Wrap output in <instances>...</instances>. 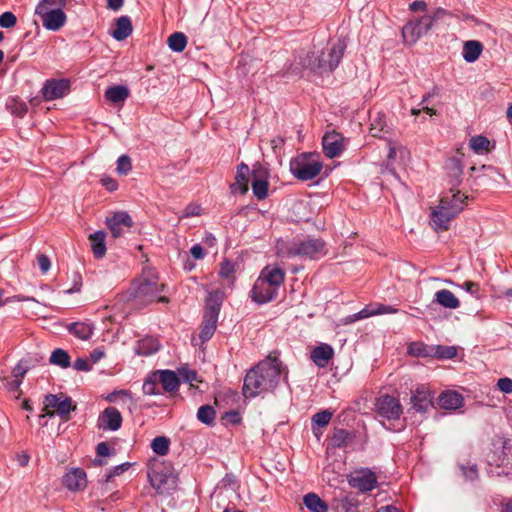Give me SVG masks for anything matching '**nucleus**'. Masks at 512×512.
Instances as JSON below:
<instances>
[{
    "instance_id": "nucleus-1",
    "label": "nucleus",
    "mask_w": 512,
    "mask_h": 512,
    "mask_svg": "<svg viewBox=\"0 0 512 512\" xmlns=\"http://www.w3.org/2000/svg\"><path fill=\"white\" fill-rule=\"evenodd\" d=\"M281 363L277 358L268 357L247 371L243 383L245 398H254L273 391L280 379Z\"/></svg>"
},
{
    "instance_id": "nucleus-2",
    "label": "nucleus",
    "mask_w": 512,
    "mask_h": 512,
    "mask_svg": "<svg viewBox=\"0 0 512 512\" xmlns=\"http://www.w3.org/2000/svg\"><path fill=\"white\" fill-rule=\"evenodd\" d=\"M345 49V41L337 39V41L331 43L326 50L309 52L304 57H301L300 64L302 67L319 74L332 72L338 67Z\"/></svg>"
},
{
    "instance_id": "nucleus-3",
    "label": "nucleus",
    "mask_w": 512,
    "mask_h": 512,
    "mask_svg": "<svg viewBox=\"0 0 512 512\" xmlns=\"http://www.w3.org/2000/svg\"><path fill=\"white\" fill-rule=\"evenodd\" d=\"M285 280V271L279 267L266 266L260 272L250 292L251 298L258 304L273 301Z\"/></svg>"
},
{
    "instance_id": "nucleus-4",
    "label": "nucleus",
    "mask_w": 512,
    "mask_h": 512,
    "mask_svg": "<svg viewBox=\"0 0 512 512\" xmlns=\"http://www.w3.org/2000/svg\"><path fill=\"white\" fill-rule=\"evenodd\" d=\"M277 255L280 257H300L317 260L327 254L326 243L319 238L295 239L291 242H278Z\"/></svg>"
},
{
    "instance_id": "nucleus-5",
    "label": "nucleus",
    "mask_w": 512,
    "mask_h": 512,
    "mask_svg": "<svg viewBox=\"0 0 512 512\" xmlns=\"http://www.w3.org/2000/svg\"><path fill=\"white\" fill-rule=\"evenodd\" d=\"M164 287L165 284L159 283L156 271L149 268L144 270L139 279L133 284L131 295L141 305H147L154 301L168 303L169 299L166 296H159Z\"/></svg>"
},
{
    "instance_id": "nucleus-6",
    "label": "nucleus",
    "mask_w": 512,
    "mask_h": 512,
    "mask_svg": "<svg viewBox=\"0 0 512 512\" xmlns=\"http://www.w3.org/2000/svg\"><path fill=\"white\" fill-rule=\"evenodd\" d=\"M459 191L450 189L443 195L439 205L431 213V224L435 230H447L449 222L463 209L464 200Z\"/></svg>"
},
{
    "instance_id": "nucleus-7",
    "label": "nucleus",
    "mask_w": 512,
    "mask_h": 512,
    "mask_svg": "<svg viewBox=\"0 0 512 512\" xmlns=\"http://www.w3.org/2000/svg\"><path fill=\"white\" fill-rule=\"evenodd\" d=\"M486 460L490 465L512 466V439L502 435L493 436L487 445Z\"/></svg>"
},
{
    "instance_id": "nucleus-8",
    "label": "nucleus",
    "mask_w": 512,
    "mask_h": 512,
    "mask_svg": "<svg viewBox=\"0 0 512 512\" xmlns=\"http://www.w3.org/2000/svg\"><path fill=\"white\" fill-rule=\"evenodd\" d=\"M43 405V413L40 417H53L57 415L63 422L69 421L71 419V412L77 409L73 400L63 393L47 394L44 397Z\"/></svg>"
},
{
    "instance_id": "nucleus-9",
    "label": "nucleus",
    "mask_w": 512,
    "mask_h": 512,
    "mask_svg": "<svg viewBox=\"0 0 512 512\" xmlns=\"http://www.w3.org/2000/svg\"><path fill=\"white\" fill-rule=\"evenodd\" d=\"M319 156L303 153L290 161V171L299 180L308 181L317 177L322 170Z\"/></svg>"
},
{
    "instance_id": "nucleus-10",
    "label": "nucleus",
    "mask_w": 512,
    "mask_h": 512,
    "mask_svg": "<svg viewBox=\"0 0 512 512\" xmlns=\"http://www.w3.org/2000/svg\"><path fill=\"white\" fill-rule=\"evenodd\" d=\"M220 306L221 300L219 294L211 293L207 302L203 322L199 333V337L202 342L208 341L213 336L217 327Z\"/></svg>"
},
{
    "instance_id": "nucleus-11",
    "label": "nucleus",
    "mask_w": 512,
    "mask_h": 512,
    "mask_svg": "<svg viewBox=\"0 0 512 512\" xmlns=\"http://www.w3.org/2000/svg\"><path fill=\"white\" fill-rule=\"evenodd\" d=\"M347 480L352 488L362 493L372 491L377 486L376 474L368 468L354 471L348 476Z\"/></svg>"
},
{
    "instance_id": "nucleus-12",
    "label": "nucleus",
    "mask_w": 512,
    "mask_h": 512,
    "mask_svg": "<svg viewBox=\"0 0 512 512\" xmlns=\"http://www.w3.org/2000/svg\"><path fill=\"white\" fill-rule=\"evenodd\" d=\"M35 14L42 21V25L50 31L60 30L66 23L67 17L62 9H43L42 6H36Z\"/></svg>"
},
{
    "instance_id": "nucleus-13",
    "label": "nucleus",
    "mask_w": 512,
    "mask_h": 512,
    "mask_svg": "<svg viewBox=\"0 0 512 512\" xmlns=\"http://www.w3.org/2000/svg\"><path fill=\"white\" fill-rule=\"evenodd\" d=\"M378 416L387 420H397L402 414V406L399 400L390 395H383L376 402Z\"/></svg>"
},
{
    "instance_id": "nucleus-14",
    "label": "nucleus",
    "mask_w": 512,
    "mask_h": 512,
    "mask_svg": "<svg viewBox=\"0 0 512 512\" xmlns=\"http://www.w3.org/2000/svg\"><path fill=\"white\" fill-rule=\"evenodd\" d=\"M106 224L112 234V237L118 238L123 236L125 232L129 231L134 222L127 212L119 211L107 218Z\"/></svg>"
},
{
    "instance_id": "nucleus-15",
    "label": "nucleus",
    "mask_w": 512,
    "mask_h": 512,
    "mask_svg": "<svg viewBox=\"0 0 512 512\" xmlns=\"http://www.w3.org/2000/svg\"><path fill=\"white\" fill-rule=\"evenodd\" d=\"M70 89V82L67 79L47 80L42 88V95L45 100L51 101L63 97Z\"/></svg>"
},
{
    "instance_id": "nucleus-16",
    "label": "nucleus",
    "mask_w": 512,
    "mask_h": 512,
    "mask_svg": "<svg viewBox=\"0 0 512 512\" xmlns=\"http://www.w3.org/2000/svg\"><path fill=\"white\" fill-rule=\"evenodd\" d=\"M252 191L258 200H263L268 196L269 182L268 172L261 166L254 167L252 170Z\"/></svg>"
},
{
    "instance_id": "nucleus-17",
    "label": "nucleus",
    "mask_w": 512,
    "mask_h": 512,
    "mask_svg": "<svg viewBox=\"0 0 512 512\" xmlns=\"http://www.w3.org/2000/svg\"><path fill=\"white\" fill-rule=\"evenodd\" d=\"M344 139L341 134L333 131L326 133L322 139L323 152L328 158L339 156L344 150Z\"/></svg>"
},
{
    "instance_id": "nucleus-18",
    "label": "nucleus",
    "mask_w": 512,
    "mask_h": 512,
    "mask_svg": "<svg viewBox=\"0 0 512 512\" xmlns=\"http://www.w3.org/2000/svg\"><path fill=\"white\" fill-rule=\"evenodd\" d=\"M433 394L428 388L421 386L411 396V403L413 408L421 413L428 411L433 406Z\"/></svg>"
},
{
    "instance_id": "nucleus-19",
    "label": "nucleus",
    "mask_w": 512,
    "mask_h": 512,
    "mask_svg": "<svg viewBox=\"0 0 512 512\" xmlns=\"http://www.w3.org/2000/svg\"><path fill=\"white\" fill-rule=\"evenodd\" d=\"M63 485L71 491L83 490L87 485L86 473L80 468H73L63 476Z\"/></svg>"
},
{
    "instance_id": "nucleus-20",
    "label": "nucleus",
    "mask_w": 512,
    "mask_h": 512,
    "mask_svg": "<svg viewBox=\"0 0 512 512\" xmlns=\"http://www.w3.org/2000/svg\"><path fill=\"white\" fill-rule=\"evenodd\" d=\"M100 427L116 431L121 427L122 416L115 407L106 408L99 417Z\"/></svg>"
},
{
    "instance_id": "nucleus-21",
    "label": "nucleus",
    "mask_w": 512,
    "mask_h": 512,
    "mask_svg": "<svg viewBox=\"0 0 512 512\" xmlns=\"http://www.w3.org/2000/svg\"><path fill=\"white\" fill-rule=\"evenodd\" d=\"M159 383L163 389L168 393H176L179 389L180 380L177 374L172 370L156 371Z\"/></svg>"
},
{
    "instance_id": "nucleus-22",
    "label": "nucleus",
    "mask_w": 512,
    "mask_h": 512,
    "mask_svg": "<svg viewBox=\"0 0 512 512\" xmlns=\"http://www.w3.org/2000/svg\"><path fill=\"white\" fill-rule=\"evenodd\" d=\"M333 356L334 350L329 344H321L311 351L312 361L321 368L326 367Z\"/></svg>"
},
{
    "instance_id": "nucleus-23",
    "label": "nucleus",
    "mask_w": 512,
    "mask_h": 512,
    "mask_svg": "<svg viewBox=\"0 0 512 512\" xmlns=\"http://www.w3.org/2000/svg\"><path fill=\"white\" fill-rule=\"evenodd\" d=\"M249 173V166L243 162L240 163L237 166L235 182L231 185V189L233 191L238 189L241 194L247 193L249 184Z\"/></svg>"
},
{
    "instance_id": "nucleus-24",
    "label": "nucleus",
    "mask_w": 512,
    "mask_h": 512,
    "mask_svg": "<svg viewBox=\"0 0 512 512\" xmlns=\"http://www.w3.org/2000/svg\"><path fill=\"white\" fill-rule=\"evenodd\" d=\"M463 397L456 391L442 392L438 397V405L446 410H455L461 407Z\"/></svg>"
},
{
    "instance_id": "nucleus-25",
    "label": "nucleus",
    "mask_w": 512,
    "mask_h": 512,
    "mask_svg": "<svg viewBox=\"0 0 512 512\" xmlns=\"http://www.w3.org/2000/svg\"><path fill=\"white\" fill-rule=\"evenodd\" d=\"M132 22L128 16H121L116 20V28L114 29L112 36L122 41L128 38L132 33Z\"/></svg>"
},
{
    "instance_id": "nucleus-26",
    "label": "nucleus",
    "mask_w": 512,
    "mask_h": 512,
    "mask_svg": "<svg viewBox=\"0 0 512 512\" xmlns=\"http://www.w3.org/2000/svg\"><path fill=\"white\" fill-rule=\"evenodd\" d=\"M435 301L449 309H456L459 307L460 302L458 298L448 289H442L435 293Z\"/></svg>"
},
{
    "instance_id": "nucleus-27",
    "label": "nucleus",
    "mask_w": 512,
    "mask_h": 512,
    "mask_svg": "<svg viewBox=\"0 0 512 512\" xmlns=\"http://www.w3.org/2000/svg\"><path fill=\"white\" fill-rule=\"evenodd\" d=\"M105 233L97 231L89 236L91 249L96 258H102L106 253Z\"/></svg>"
},
{
    "instance_id": "nucleus-28",
    "label": "nucleus",
    "mask_w": 512,
    "mask_h": 512,
    "mask_svg": "<svg viewBox=\"0 0 512 512\" xmlns=\"http://www.w3.org/2000/svg\"><path fill=\"white\" fill-rule=\"evenodd\" d=\"M68 331L81 340H88L93 334V327L84 322H74L67 326Z\"/></svg>"
},
{
    "instance_id": "nucleus-29",
    "label": "nucleus",
    "mask_w": 512,
    "mask_h": 512,
    "mask_svg": "<svg viewBox=\"0 0 512 512\" xmlns=\"http://www.w3.org/2000/svg\"><path fill=\"white\" fill-rule=\"evenodd\" d=\"M303 502L311 512H327V504L315 493H308L304 496Z\"/></svg>"
},
{
    "instance_id": "nucleus-30",
    "label": "nucleus",
    "mask_w": 512,
    "mask_h": 512,
    "mask_svg": "<svg viewBox=\"0 0 512 512\" xmlns=\"http://www.w3.org/2000/svg\"><path fill=\"white\" fill-rule=\"evenodd\" d=\"M128 96V88L122 85L109 87L105 92V97L112 103L124 102Z\"/></svg>"
},
{
    "instance_id": "nucleus-31",
    "label": "nucleus",
    "mask_w": 512,
    "mask_h": 512,
    "mask_svg": "<svg viewBox=\"0 0 512 512\" xmlns=\"http://www.w3.org/2000/svg\"><path fill=\"white\" fill-rule=\"evenodd\" d=\"M480 56V42L471 40L464 43L463 57L469 62H475Z\"/></svg>"
},
{
    "instance_id": "nucleus-32",
    "label": "nucleus",
    "mask_w": 512,
    "mask_h": 512,
    "mask_svg": "<svg viewBox=\"0 0 512 512\" xmlns=\"http://www.w3.org/2000/svg\"><path fill=\"white\" fill-rule=\"evenodd\" d=\"M70 360L71 358L67 351L57 348L52 352L49 362L61 368H68L71 365Z\"/></svg>"
},
{
    "instance_id": "nucleus-33",
    "label": "nucleus",
    "mask_w": 512,
    "mask_h": 512,
    "mask_svg": "<svg viewBox=\"0 0 512 512\" xmlns=\"http://www.w3.org/2000/svg\"><path fill=\"white\" fill-rule=\"evenodd\" d=\"M168 46L174 52H182L187 45V37L182 32H174L168 37Z\"/></svg>"
},
{
    "instance_id": "nucleus-34",
    "label": "nucleus",
    "mask_w": 512,
    "mask_h": 512,
    "mask_svg": "<svg viewBox=\"0 0 512 512\" xmlns=\"http://www.w3.org/2000/svg\"><path fill=\"white\" fill-rule=\"evenodd\" d=\"M440 13H442V11H437L434 16L425 15L421 18L411 21L414 26H416L417 30H419L420 37L431 29L433 21L438 17Z\"/></svg>"
},
{
    "instance_id": "nucleus-35",
    "label": "nucleus",
    "mask_w": 512,
    "mask_h": 512,
    "mask_svg": "<svg viewBox=\"0 0 512 512\" xmlns=\"http://www.w3.org/2000/svg\"><path fill=\"white\" fill-rule=\"evenodd\" d=\"M148 477L152 487L159 493H162L163 489L168 483L169 477L166 474L157 471L156 469H153L151 472H149Z\"/></svg>"
},
{
    "instance_id": "nucleus-36",
    "label": "nucleus",
    "mask_w": 512,
    "mask_h": 512,
    "mask_svg": "<svg viewBox=\"0 0 512 512\" xmlns=\"http://www.w3.org/2000/svg\"><path fill=\"white\" fill-rule=\"evenodd\" d=\"M408 353L415 357H432L433 346L421 342H413L408 347Z\"/></svg>"
},
{
    "instance_id": "nucleus-37",
    "label": "nucleus",
    "mask_w": 512,
    "mask_h": 512,
    "mask_svg": "<svg viewBox=\"0 0 512 512\" xmlns=\"http://www.w3.org/2000/svg\"><path fill=\"white\" fill-rule=\"evenodd\" d=\"M352 439L350 432L345 429H335L331 437V445L334 448H342Z\"/></svg>"
},
{
    "instance_id": "nucleus-38",
    "label": "nucleus",
    "mask_w": 512,
    "mask_h": 512,
    "mask_svg": "<svg viewBox=\"0 0 512 512\" xmlns=\"http://www.w3.org/2000/svg\"><path fill=\"white\" fill-rule=\"evenodd\" d=\"M446 170L448 171L449 175L454 178V180L451 181L452 185H455L458 183V178L462 174V165L459 158H450L445 165Z\"/></svg>"
},
{
    "instance_id": "nucleus-39",
    "label": "nucleus",
    "mask_w": 512,
    "mask_h": 512,
    "mask_svg": "<svg viewBox=\"0 0 512 512\" xmlns=\"http://www.w3.org/2000/svg\"><path fill=\"white\" fill-rule=\"evenodd\" d=\"M215 415H216V412L212 406L202 405L198 409L197 419L206 425H211V424H213V422L215 420Z\"/></svg>"
},
{
    "instance_id": "nucleus-40",
    "label": "nucleus",
    "mask_w": 512,
    "mask_h": 512,
    "mask_svg": "<svg viewBox=\"0 0 512 512\" xmlns=\"http://www.w3.org/2000/svg\"><path fill=\"white\" fill-rule=\"evenodd\" d=\"M169 445V438L165 436H157L152 440L151 448L156 454L164 456L169 451Z\"/></svg>"
},
{
    "instance_id": "nucleus-41",
    "label": "nucleus",
    "mask_w": 512,
    "mask_h": 512,
    "mask_svg": "<svg viewBox=\"0 0 512 512\" xmlns=\"http://www.w3.org/2000/svg\"><path fill=\"white\" fill-rule=\"evenodd\" d=\"M159 349V343L153 339H145L139 342L137 353L139 355H150L157 352Z\"/></svg>"
},
{
    "instance_id": "nucleus-42",
    "label": "nucleus",
    "mask_w": 512,
    "mask_h": 512,
    "mask_svg": "<svg viewBox=\"0 0 512 512\" xmlns=\"http://www.w3.org/2000/svg\"><path fill=\"white\" fill-rule=\"evenodd\" d=\"M457 355V349L454 346H433L432 357L439 359H452Z\"/></svg>"
},
{
    "instance_id": "nucleus-43",
    "label": "nucleus",
    "mask_w": 512,
    "mask_h": 512,
    "mask_svg": "<svg viewBox=\"0 0 512 512\" xmlns=\"http://www.w3.org/2000/svg\"><path fill=\"white\" fill-rule=\"evenodd\" d=\"M158 377L156 372L152 373L143 383V393L146 395H158L160 391L158 389Z\"/></svg>"
},
{
    "instance_id": "nucleus-44",
    "label": "nucleus",
    "mask_w": 512,
    "mask_h": 512,
    "mask_svg": "<svg viewBox=\"0 0 512 512\" xmlns=\"http://www.w3.org/2000/svg\"><path fill=\"white\" fill-rule=\"evenodd\" d=\"M402 35L404 41L408 44H414L420 38L419 30H417L416 26H414L411 21L402 28Z\"/></svg>"
},
{
    "instance_id": "nucleus-45",
    "label": "nucleus",
    "mask_w": 512,
    "mask_h": 512,
    "mask_svg": "<svg viewBox=\"0 0 512 512\" xmlns=\"http://www.w3.org/2000/svg\"><path fill=\"white\" fill-rule=\"evenodd\" d=\"M482 177H487L492 184L499 183L500 179L504 178L497 168L486 164H482Z\"/></svg>"
},
{
    "instance_id": "nucleus-46",
    "label": "nucleus",
    "mask_w": 512,
    "mask_h": 512,
    "mask_svg": "<svg viewBox=\"0 0 512 512\" xmlns=\"http://www.w3.org/2000/svg\"><path fill=\"white\" fill-rule=\"evenodd\" d=\"M333 414L329 410H323L313 415L312 424L319 427H325L331 421Z\"/></svg>"
},
{
    "instance_id": "nucleus-47",
    "label": "nucleus",
    "mask_w": 512,
    "mask_h": 512,
    "mask_svg": "<svg viewBox=\"0 0 512 512\" xmlns=\"http://www.w3.org/2000/svg\"><path fill=\"white\" fill-rule=\"evenodd\" d=\"M132 169L131 159L127 155H121L117 160L116 171L120 175H127Z\"/></svg>"
},
{
    "instance_id": "nucleus-48",
    "label": "nucleus",
    "mask_w": 512,
    "mask_h": 512,
    "mask_svg": "<svg viewBox=\"0 0 512 512\" xmlns=\"http://www.w3.org/2000/svg\"><path fill=\"white\" fill-rule=\"evenodd\" d=\"M459 468L462 471V475L466 480H474L478 476V466L475 463L472 465H470L469 463L467 465L460 464Z\"/></svg>"
},
{
    "instance_id": "nucleus-49",
    "label": "nucleus",
    "mask_w": 512,
    "mask_h": 512,
    "mask_svg": "<svg viewBox=\"0 0 512 512\" xmlns=\"http://www.w3.org/2000/svg\"><path fill=\"white\" fill-rule=\"evenodd\" d=\"M235 272L233 263L227 259L223 260L220 264L219 275L222 278L230 279Z\"/></svg>"
},
{
    "instance_id": "nucleus-50",
    "label": "nucleus",
    "mask_w": 512,
    "mask_h": 512,
    "mask_svg": "<svg viewBox=\"0 0 512 512\" xmlns=\"http://www.w3.org/2000/svg\"><path fill=\"white\" fill-rule=\"evenodd\" d=\"M16 16L9 11H6L0 15V26L2 28H12L16 25Z\"/></svg>"
},
{
    "instance_id": "nucleus-51",
    "label": "nucleus",
    "mask_w": 512,
    "mask_h": 512,
    "mask_svg": "<svg viewBox=\"0 0 512 512\" xmlns=\"http://www.w3.org/2000/svg\"><path fill=\"white\" fill-rule=\"evenodd\" d=\"M67 4V0H41L37 6L43 9H63Z\"/></svg>"
},
{
    "instance_id": "nucleus-52",
    "label": "nucleus",
    "mask_w": 512,
    "mask_h": 512,
    "mask_svg": "<svg viewBox=\"0 0 512 512\" xmlns=\"http://www.w3.org/2000/svg\"><path fill=\"white\" fill-rule=\"evenodd\" d=\"M373 315H375L374 307L373 306H368V307H365L364 309H362L361 311L351 315L349 317V322H354V321H357V320L368 318V317L373 316Z\"/></svg>"
},
{
    "instance_id": "nucleus-53",
    "label": "nucleus",
    "mask_w": 512,
    "mask_h": 512,
    "mask_svg": "<svg viewBox=\"0 0 512 512\" xmlns=\"http://www.w3.org/2000/svg\"><path fill=\"white\" fill-rule=\"evenodd\" d=\"M497 387L505 394L512 393V379L508 377L498 379Z\"/></svg>"
},
{
    "instance_id": "nucleus-54",
    "label": "nucleus",
    "mask_w": 512,
    "mask_h": 512,
    "mask_svg": "<svg viewBox=\"0 0 512 512\" xmlns=\"http://www.w3.org/2000/svg\"><path fill=\"white\" fill-rule=\"evenodd\" d=\"M4 387L11 392H17L20 388V385L22 383L21 379H8L3 378L1 379Z\"/></svg>"
},
{
    "instance_id": "nucleus-55",
    "label": "nucleus",
    "mask_w": 512,
    "mask_h": 512,
    "mask_svg": "<svg viewBox=\"0 0 512 512\" xmlns=\"http://www.w3.org/2000/svg\"><path fill=\"white\" fill-rule=\"evenodd\" d=\"M385 123L383 122L382 118L379 116L373 122H371V133L374 137H377L378 134L382 131H384Z\"/></svg>"
},
{
    "instance_id": "nucleus-56",
    "label": "nucleus",
    "mask_w": 512,
    "mask_h": 512,
    "mask_svg": "<svg viewBox=\"0 0 512 512\" xmlns=\"http://www.w3.org/2000/svg\"><path fill=\"white\" fill-rule=\"evenodd\" d=\"M373 307H374L375 315L393 314V313L398 312V309L393 308L391 306L384 305V304H375V305H373Z\"/></svg>"
},
{
    "instance_id": "nucleus-57",
    "label": "nucleus",
    "mask_w": 512,
    "mask_h": 512,
    "mask_svg": "<svg viewBox=\"0 0 512 512\" xmlns=\"http://www.w3.org/2000/svg\"><path fill=\"white\" fill-rule=\"evenodd\" d=\"M37 261H38V265H39V268L42 271V273H47L51 266L50 259L46 255L40 254L37 257Z\"/></svg>"
},
{
    "instance_id": "nucleus-58",
    "label": "nucleus",
    "mask_w": 512,
    "mask_h": 512,
    "mask_svg": "<svg viewBox=\"0 0 512 512\" xmlns=\"http://www.w3.org/2000/svg\"><path fill=\"white\" fill-rule=\"evenodd\" d=\"M73 368L77 371H89L91 369V365L84 358H77L73 363Z\"/></svg>"
},
{
    "instance_id": "nucleus-59",
    "label": "nucleus",
    "mask_w": 512,
    "mask_h": 512,
    "mask_svg": "<svg viewBox=\"0 0 512 512\" xmlns=\"http://www.w3.org/2000/svg\"><path fill=\"white\" fill-rule=\"evenodd\" d=\"M179 373L184 378V380L189 383H192L193 381H197V373L194 370H190L188 368H182L179 370Z\"/></svg>"
},
{
    "instance_id": "nucleus-60",
    "label": "nucleus",
    "mask_w": 512,
    "mask_h": 512,
    "mask_svg": "<svg viewBox=\"0 0 512 512\" xmlns=\"http://www.w3.org/2000/svg\"><path fill=\"white\" fill-rule=\"evenodd\" d=\"M101 183L110 192H113L118 188L117 181L111 177H103L101 179Z\"/></svg>"
},
{
    "instance_id": "nucleus-61",
    "label": "nucleus",
    "mask_w": 512,
    "mask_h": 512,
    "mask_svg": "<svg viewBox=\"0 0 512 512\" xmlns=\"http://www.w3.org/2000/svg\"><path fill=\"white\" fill-rule=\"evenodd\" d=\"M81 286H82L81 275H79L78 273H75L74 274V284H73V286L71 288L66 290V293L72 294V293H75V292H79L80 289H81Z\"/></svg>"
},
{
    "instance_id": "nucleus-62",
    "label": "nucleus",
    "mask_w": 512,
    "mask_h": 512,
    "mask_svg": "<svg viewBox=\"0 0 512 512\" xmlns=\"http://www.w3.org/2000/svg\"><path fill=\"white\" fill-rule=\"evenodd\" d=\"M201 207L199 205L190 204L185 208L184 216L192 217L200 215Z\"/></svg>"
},
{
    "instance_id": "nucleus-63",
    "label": "nucleus",
    "mask_w": 512,
    "mask_h": 512,
    "mask_svg": "<svg viewBox=\"0 0 512 512\" xmlns=\"http://www.w3.org/2000/svg\"><path fill=\"white\" fill-rule=\"evenodd\" d=\"M495 141H491L488 138L482 136V154L490 153L495 149Z\"/></svg>"
},
{
    "instance_id": "nucleus-64",
    "label": "nucleus",
    "mask_w": 512,
    "mask_h": 512,
    "mask_svg": "<svg viewBox=\"0 0 512 512\" xmlns=\"http://www.w3.org/2000/svg\"><path fill=\"white\" fill-rule=\"evenodd\" d=\"M190 253L197 260L202 259L205 255L204 249L200 244L193 245L190 249Z\"/></svg>"
}]
</instances>
